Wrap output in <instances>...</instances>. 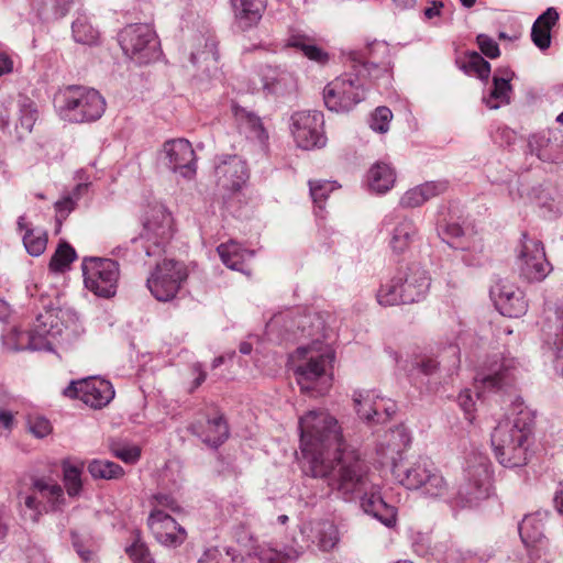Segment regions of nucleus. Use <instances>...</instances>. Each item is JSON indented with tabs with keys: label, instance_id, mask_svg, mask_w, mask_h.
Masks as SVG:
<instances>
[{
	"label": "nucleus",
	"instance_id": "f257e3e1",
	"mask_svg": "<svg viewBox=\"0 0 563 563\" xmlns=\"http://www.w3.org/2000/svg\"><path fill=\"white\" fill-rule=\"evenodd\" d=\"M302 472L325 479L328 486L345 500L361 497L363 510L391 528L397 510L388 505L380 487L368 477V467L358 452L343 439L338 420L327 410L314 409L299 418Z\"/></svg>",
	"mask_w": 563,
	"mask_h": 563
},
{
	"label": "nucleus",
	"instance_id": "f03ea898",
	"mask_svg": "<svg viewBox=\"0 0 563 563\" xmlns=\"http://www.w3.org/2000/svg\"><path fill=\"white\" fill-rule=\"evenodd\" d=\"M391 473L404 487L416 490L426 498L443 500L453 508L471 507L486 498L490 489V463L481 454L466 461L455 490H452L441 471L427 459L395 461Z\"/></svg>",
	"mask_w": 563,
	"mask_h": 563
},
{
	"label": "nucleus",
	"instance_id": "7ed1b4c3",
	"mask_svg": "<svg viewBox=\"0 0 563 563\" xmlns=\"http://www.w3.org/2000/svg\"><path fill=\"white\" fill-rule=\"evenodd\" d=\"M512 416L500 420L490 437L496 460L509 468L528 463L536 418L534 412L521 400L512 404Z\"/></svg>",
	"mask_w": 563,
	"mask_h": 563
},
{
	"label": "nucleus",
	"instance_id": "20e7f679",
	"mask_svg": "<svg viewBox=\"0 0 563 563\" xmlns=\"http://www.w3.org/2000/svg\"><path fill=\"white\" fill-rule=\"evenodd\" d=\"M334 357V351L319 340L296 349L291 362L301 394L318 398L330 391L333 384Z\"/></svg>",
	"mask_w": 563,
	"mask_h": 563
},
{
	"label": "nucleus",
	"instance_id": "39448f33",
	"mask_svg": "<svg viewBox=\"0 0 563 563\" xmlns=\"http://www.w3.org/2000/svg\"><path fill=\"white\" fill-rule=\"evenodd\" d=\"M142 230L133 243L140 242L147 256L159 255L174 234L172 213L163 205L147 206L141 216Z\"/></svg>",
	"mask_w": 563,
	"mask_h": 563
},
{
	"label": "nucleus",
	"instance_id": "423d86ee",
	"mask_svg": "<svg viewBox=\"0 0 563 563\" xmlns=\"http://www.w3.org/2000/svg\"><path fill=\"white\" fill-rule=\"evenodd\" d=\"M60 115L73 123H89L99 120L106 111V100L93 88L67 87L63 95Z\"/></svg>",
	"mask_w": 563,
	"mask_h": 563
},
{
	"label": "nucleus",
	"instance_id": "0eeeda50",
	"mask_svg": "<svg viewBox=\"0 0 563 563\" xmlns=\"http://www.w3.org/2000/svg\"><path fill=\"white\" fill-rule=\"evenodd\" d=\"M366 92L365 78L361 70L346 71L323 88L324 106L332 112H349L365 100Z\"/></svg>",
	"mask_w": 563,
	"mask_h": 563
},
{
	"label": "nucleus",
	"instance_id": "6e6552de",
	"mask_svg": "<svg viewBox=\"0 0 563 563\" xmlns=\"http://www.w3.org/2000/svg\"><path fill=\"white\" fill-rule=\"evenodd\" d=\"M62 334V328L57 317L45 311L40 313L30 331H20L14 329L8 336V340H14L12 349L15 351H51L57 336Z\"/></svg>",
	"mask_w": 563,
	"mask_h": 563
},
{
	"label": "nucleus",
	"instance_id": "1a4fd4ad",
	"mask_svg": "<svg viewBox=\"0 0 563 563\" xmlns=\"http://www.w3.org/2000/svg\"><path fill=\"white\" fill-rule=\"evenodd\" d=\"M119 43L124 54L139 65L148 64L159 56V42L148 24L136 23L119 33Z\"/></svg>",
	"mask_w": 563,
	"mask_h": 563
},
{
	"label": "nucleus",
	"instance_id": "9d476101",
	"mask_svg": "<svg viewBox=\"0 0 563 563\" xmlns=\"http://www.w3.org/2000/svg\"><path fill=\"white\" fill-rule=\"evenodd\" d=\"M86 289L100 298H112L117 294L120 268L117 261L104 257H85L81 263Z\"/></svg>",
	"mask_w": 563,
	"mask_h": 563
},
{
	"label": "nucleus",
	"instance_id": "9b49d317",
	"mask_svg": "<svg viewBox=\"0 0 563 563\" xmlns=\"http://www.w3.org/2000/svg\"><path fill=\"white\" fill-rule=\"evenodd\" d=\"M20 506L33 512L32 519L37 521L44 512L59 511L65 506L64 490L60 485L45 478H35L27 490L18 494Z\"/></svg>",
	"mask_w": 563,
	"mask_h": 563
},
{
	"label": "nucleus",
	"instance_id": "f8f14e48",
	"mask_svg": "<svg viewBox=\"0 0 563 563\" xmlns=\"http://www.w3.org/2000/svg\"><path fill=\"white\" fill-rule=\"evenodd\" d=\"M517 265L520 276L527 282H542L552 272V265L548 261L542 241L521 233L517 247Z\"/></svg>",
	"mask_w": 563,
	"mask_h": 563
},
{
	"label": "nucleus",
	"instance_id": "ddd939ff",
	"mask_svg": "<svg viewBox=\"0 0 563 563\" xmlns=\"http://www.w3.org/2000/svg\"><path fill=\"white\" fill-rule=\"evenodd\" d=\"M186 278L187 271L183 263L164 260L156 264L147 278L146 285L158 301H169L176 297Z\"/></svg>",
	"mask_w": 563,
	"mask_h": 563
},
{
	"label": "nucleus",
	"instance_id": "4468645a",
	"mask_svg": "<svg viewBox=\"0 0 563 563\" xmlns=\"http://www.w3.org/2000/svg\"><path fill=\"white\" fill-rule=\"evenodd\" d=\"M290 132L303 150L321 148L327 144L324 115L318 110L297 111L290 118Z\"/></svg>",
	"mask_w": 563,
	"mask_h": 563
},
{
	"label": "nucleus",
	"instance_id": "2eb2a0df",
	"mask_svg": "<svg viewBox=\"0 0 563 563\" xmlns=\"http://www.w3.org/2000/svg\"><path fill=\"white\" fill-rule=\"evenodd\" d=\"M64 395L69 398L80 399L91 408H102L114 397V389L110 382L100 378H86L71 382Z\"/></svg>",
	"mask_w": 563,
	"mask_h": 563
},
{
	"label": "nucleus",
	"instance_id": "dca6fc26",
	"mask_svg": "<svg viewBox=\"0 0 563 563\" xmlns=\"http://www.w3.org/2000/svg\"><path fill=\"white\" fill-rule=\"evenodd\" d=\"M353 67H362L369 76L377 77L375 71L387 74L391 68L390 48L386 42L374 41L364 52L351 53Z\"/></svg>",
	"mask_w": 563,
	"mask_h": 563
},
{
	"label": "nucleus",
	"instance_id": "f3484780",
	"mask_svg": "<svg viewBox=\"0 0 563 563\" xmlns=\"http://www.w3.org/2000/svg\"><path fill=\"white\" fill-rule=\"evenodd\" d=\"M384 227L389 235L388 245L395 254L407 252L419 235L416 223L407 217L388 216L384 220Z\"/></svg>",
	"mask_w": 563,
	"mask_h": 563
},
{
	"label": "nucleus",
	"instance_id": "a211bd4d",
	"mask_svg": "<svg viewBox=\"0 0 563 563\" xmlns=\"http://www.w3.org/2000/svg\"><path fill=\"white\" fill-rule=\"evenodd\" d=\"M147 525L155 539L166 547H178L186 540V530L162 509H154Z\"/></svg>",
	"mask_w": 563,
	"mask_h": 563
},
{
	"label": "nucleus",
	"instance_id": "6ab92c4d",
	"mask_svg": "<svg viewBox=\"0 0 563 563\" xmlns=\"http://www.w3.org/2000/svg\"><path fill=\"white\" fill-rule=\"evenodd\" d=\"M163 153L168 167L184 177H191L196 172L195 151L185 139L169 140L164 143Z\"/></svg>",
	"mask_w": 563,
	"mask_h": 563
},
{
	"label": "nucleus",
	"instance_id": "aec40b11",
	"mask_svg": "<svg viewBox=\"0 0 563 563\" xmlns=\"http://www.w3.org/2000/svg\"><path fill=\"white\" fill-rule=\"evenodd\" d=\"M216 177L218 186L222 189L238 191L249 178L246 164L236 155L223 156L216 166Z\"/></svg>",
	"mask_w": 563,
	"mask_h": 563
},
{
	"label": "nucleus",
	"instance_id": "412c9836",
	"mask_svg": "<svg viewBox=\"0 0 563 563\" xmlns=\"http://www.w3.org/2000/svg\"><path fill=\"white\" fill-rule=\"evenodd\" d=\"M397 277L400 282L405 305L420 301L427 296L430 288V277L422 267L410 265L406 271L398 272Z\"/></svg>",
	"mask_w": 563,
	"mask_h": 563
},
{
	"label": "nucleus",
	"instance_id": "4be33fe9",
	"mask_svg": "<svg viewBox=\"0 0 563 563\" xmlns=\"http://www.w3.org/2000/svg\"><path fill=\"white\" fill-rule=\"evenodd\" d=\"M268 0H230L234 26L247 32L256 27L267 9Z\"/></svg>",
	"mask_w": 563,
	"mask_h": 563
},
{
	"label": "nucleus",
	"instance_id": "5701e85b",
	"mask_svg": "<svg viewBox=\"0 0 563 563\" xmlns=\"http://www.w3.org/2000/svg\"><path fill=\"white\" fill-rule=\"evenodd\" d=\"M448 189L446 181H427L407 190L400 198L402 208H417Z\"/></svg>",
	"mask_w": 563,
	"mask_h": 563
},
{
	"label": "nucleus",
	"instance_id": "b1692460",
	"mask_svg": "<svg viewBox=\"0 0 563 563\" xmlns=\"http://www.w3.org/2000/svg\"><path fill=\"white\" fill-rule=\"evenodd\" d=\"M559 18L556 9L550 7L532 24L531 41L540 51H547L551 46V30L556 25Z\"/></svg>",
	"mask_w": 563,
	"mask_h": 563
},
{
	"label": "nucleus",
	"instance_id": "393cba45",
	"mask_svg": "<svg viewBox=\"0 0 563 563\" xmlns=\"http://www.w3.org/2000/svg\"><path fill=\"white\" fill-rule=\"evenodd\" d=\"M496 302L500 312L509 318L523 316L528 308L522 291L511 285L500 287Z\"/></svg>",
	"mask_w": 563,
	"mask_h": 563
},
{
	"label": "nucleus",
	"instance_id": "a878e982",
	"mask_svg": "<svg viewBox=\"0 0 563 563\" xmlns=\"http://www.w3.org/2000/svg\"><path fill=\"white\" fill-rule=\"evenodd\" d=\"M218 254L222 263L238 272L249 273L246 262L254 256L253 251L243 249L239 243L230 241L222 243L217 247Z\"/></svg>",
	"mask_w": 563,
	"mask_h": 563
},
{
	"label": "nucleus",
	"instance_id": "bb28decb",
	"mask_svg": "<svg viewBox=\"0 0 563 563\" xmlns=\"http://www.w3.org/2000/svg\"><path fill=\"white\" fill-rule=\"evenodd\" d=\"M263 89L269 93L284 95L295 86L294 76L283 69L265 66L261 69Z\"/></svg>",
	"mask_w": 563,
	"mask_h": 563
},
{
	"label": "nucleus",
	"instance_id": "cd10ccee",
	"mask_svg": "<svg viewBox=\"0 0 563 563\" xmlns=\"http://www.w3.org/2000/svg\"><path fill=\"white\" fill-rule=\"evenodd\" d=\"M232 111L240 130L244 132L247 137L257 140L262 143L268 139V134L258 115L236 104L232 107Z\"/></svg>",
	"mask_w": 563,
	"mask_h": 563
},
{
	"label": "nucleus",
	"instance_id": "c85d7f7f",
	"mask_svg": "<svg viewBox=\"0 0 563 563\" xmlns=\"http://www.w3.org/2000/svg\"><path fill=\"white\" fill-rule=\"evenodd\" d=\"M396 181L394 168L385 163H375L367 173V184L372 191L385 194L389 191Z\"/></svg>",
	"mask_w": 563,
	"mask_h": 563
},
{
	"label": "nucleus",
	"instance_id": "c756f323",
	"mask_svg": "<svg viewBox=\"0 0 563 563\" xmlns=\"http://www.w3.org/2000/svg\"><path fill=\"white\" fill-rule=\"evenodd\" d=\"M353 401L355 410L362 419L367 421H380L383 398H379L373 391H355Z\"/></svg>",
	"mask_w": 563,
	"mask_h": 563
},
{
	"label": "nucleus",
	"instance_id": "7c9ffc66",
	"mask_svg": "<svg viewBox=\"0 0 563 563\" xmlns=\"http://www.w3.org/2000/svg\"><path fill=\"white\" fill-rule=\"evenodd\" d=\"M443 240L453 249L465 252L481 253L483 245L479 241L464 236L463 228L457 223H449L443 232Z\"/></svg>",
	"mask_w": 563,
	"mask_h": 563
},
{
	"label": "nucleus",
	"instance_id": "2f4dec72",
	"mask_svg": "<svg viewBox=\"0 0 563 563\" xmlns=\"http://www.w3.org/2000/svg\"><path fill=\"white\" fill-rule=\"evenodd\" d=\"M498 71L503 76H494V87L489 97L486 99V104L490 109H498L501 104L508 103L510 100V80L512 79L514 74L509 69H499Z\"/></svg>",
	"mask_w": 563,
	"mask_h": 563
},
{
	"label": "nucleus",
	"instance_id": "473e14b6",
	"mask_svg": "<svg viewBox=\"0 0 563 563\" xmlns=\"http://www.w3.org/2000/svg\"><path fill=\"white\" fill-rule=\"evenodd\" d=\"M191 431L200 437L205 443L214 448L222 444L229 437V428L222 416L208 419L203 431H198L196 426L191 427Z\"/></svg>",
	"mask_w": 563,
	"mask_h": 563
},
{
	"label": "nucleus",
	"instance_id": "72a5a7b5",
	"mask_svg": "<svg viewBox=\"0 0 563 563\" xmlns=\"http://www.w3.org/2000/svg\"><path fill=\"white\" fill-rule=\"evenodd\" d=\"M456 64L466 75H474L481 80H487L490 75V64L475 51L467 52Z\"/></svg>",
	"mask_w": 563,
	"mask_h": 563
},
{
	"label": "nucleus",
	"instance_id": "f704fd0d",
	"mask_svg": "<svg viewBox=\"0 0 563 563\" xmlns=\"http://www.w3.org/2000/svg\"><path fill=\"white\" fill-rule=\"evenodd\" d=\"M289 47L298 48L302 54L319 64H325L329 59L327 52L313 44V41L303 34H292L287 42Z\"/></svg>",
	"mask_w": 563,
	"mask_h": 563
},
{
	"label": "nucleus",
	"instance_id": "c9c22d12",
	"mask_svg": "<svg viewBox=\"0 0 563 563\" xmlns=\"http://www.w3.org/2000/svg\"><path fill=\"white\" fill-rule=\"evenodd\" d=\"M71 34L79 44L95 45L99 40V31L92 26L88 16L80 12L71 24Z\"/></svg>",
	"mask_w": 563,
	"mask_h": 563
},
{
	"label": "nucleus",
	"instance_id": "e433bc0d",
	"mask_svg": "<svg viewBox=\"0 0 563 563\" xmlns=\"http://www.w3.org/2000/svg\"><path fill=\"white\" fill-rule=\"evenodd\" d=\"M554 145L544 134H533L528 140V148L530 154L536 155L540 161L548 163H560L561 157L554 153Z\"/></svg>",
	"mask_w": 563,
	"mask_h": 563
},
{
	"label": "nucleus",
	"instance_id": "4c0bfd02",
	"mask_svg": "<svg viewBox=\"0 0 563 563\" xmlns=\"http://www.w3.org/2000/svg\"><path fill=\"white\" fill-rule=\"evenodd\" d=\"M515 367L511 365H503L500 369L494 374L483 377L481 380L476 379V383L481 386H476L478 389L484 390H499L510 386L515 380Z\"/></svg>",
	"mask_w": 563,
	"mask_h": 563
},
{
	"label": "nucleus",
	"instance_id": "58836bf2",
	"mask_svg": "<svg viewBox=\"0 0 563 563\" xmlns=\"http://www.w3.org/2000/svg\"><path fill=\"white\" fill-rule=\"evenodd\" d=\"M519 534L526 545L539 542L543 537V522L539 514L526 516L519 523Z\"/></svg>",
	"mask_w": 563,
	"mask_h": 563
},
{
	"label": "nucleus",
	"instance_id": "ea45409f",
	"mask_svg": "<svg viewBox=\"0 0 563 563\" xmlns=\"http://www.w3.org/2000/svg\"><path fill=\"white\" fill-rule=\"evenodd\" d=\"M377 302L383 307L405 305L400 282L395 275L389 282L382 284L376 294Z\"/></svg>",
	"mask_w": 563,
	"mask_h": 563
},
{
	"label": "nucleus",
	"instance_id": "a19ab883",
	"mask_svg": "<svg viewBox=\"0 0 563 563\" xmlns=\"http://www.w3.org/2000/svg\"><path fill=\"white\" fill-rule=\"evenodd\" d=\"M87 189V184H78L70 194L63 196L55 202L54 207L58 225H60L62 221L65 220L68 214L76 208L77 201L79 200L82 192Z\"/></svg>",
	"mask_w": 563,
	"mask_h": 563
},
{
	"label": "nucleus",
	"instance_id": "79ce46f5",
	"mask_svg": "<svg viewBox=\"0 0 563 563\" xmlns=\"http://www.w3.org/2000/svg\"><path fill=\"white\" fill-rule=\"evenodd\" d=\"M88 471L93 478L117 479L123 476V468L108 460H93L88 465Z\"/></svg>",
	"mask_w": 563,
	"mask_h": 563
},
{
	"label": "nucleus",
	"instance_id": "37998d69",
	"mask_svg": "<svg viewBox=\"0 0 563 563\" xmlns=\"http://www.w3.org/2000/svg\"><path fill=\"white\" fill-rule=\"evenodd\" d=\"M75 250L66 242L58 244L56 251L51 257L48 267L54 273H63L69 268V265L76 260Z\"/></svg>",
	"mask_w": 563,
	"mask_h": 563
},
{
	"label": "nucleus",
	"instance_id": "c03bdc74",
	"mask_svg": "<svg viewBox=\"0 0 563 563\" xmlns=\"http://www.w3.org/2000/svg\"><path fill=\"white\" fill-rule=\"evenodd\" d=\"M47 232L42 229H26L23 235V244L31 256L42 255L47 246Z\"/></svg>",
	"mask_w": 563,
	"mask_h": 563
},
{
	"label": "nucleus",
	"instance_id": "a18cd8bd",
	"mask_svg": "<svg viewBox=\"0 0 563 563\" xmlns=\"http://www.w3.org/2000/svg\"><path fill=\"white\" fill-rule=\"evenodd\" d=\"M82 467L67 461L63 462V482L68 496L76 497L80 494Z\"/></svg>",
	"mask_w": 563,
	"mask_h": 563
},
{
	"label": "nucleus",
	"instance_id": "49530a36",
	"mask_svg": "<svg viewBox=\"0 0 563 563\" xmlns=\"http://www.w3.org/2000/svg\"><path fill=\"white\" fill-rule=\"evenodd\" d=\"M198 563H241V560L231 550L210 548L203 552Z\"/></svg>",
	"mask_w": 563,
	"mask_h": 563
},
{
	"label": "nucleus",
	"instance_id": "de8ad7c7",
	"mask_svg": "<svg viewBox=\"0 0 563 563\" xmlns=\"http://www.w3.org/2000/svg\"><path fill=\"white\" fill-rule=\"evenodd\" d=\"M310 195L313 202L320 208H323V202L336 187L334 183L325 180L309 181Z\"/></svg>",
	"mask_w": 563,
	"mask_h": 563
},
{
	"label": "nucleus",
	"instance_id": "09e8293b",
	"mask_svg": "<svg viewBox=\"0 0 563 563\" xmlns=\"http://www.w3.org/2000/svg\"><path fill=\"white\" fill-rule=\"evenodd\" d=\"M391 119L393 113L389 108L378 107L371 117L369 126L375 132L385 133L389 129Z\"/></svg>",
	"mask_w": 563,
	"mask_h": 563
},
{
	"label": "nucleus",
	"instance_id": "8fccbe9b",
	"mask_svg": "<svg viewBox=\"0 0 563 563\" xmlns=\"http://www.w3.org/2000/svg\"><path fill=\"white\" fill-rule=\"evenodd\" d=\"M339 542V532L336 527L325 523L319 530L318 545L322 551L332 550Z\"/></svg>",
	"mask_w": 563,
	"mask_h": 563
},
{
	"label": "nucleus",
	"instance_id": "3c124183",
	"mask_svg": "<svg viewBox=\"0 0 563 563\" xmlns=\"http://www.w3.org/2000/svg\"><path fill=\"white\" fill-rule=\"evenodd\" d=\"M111 452L115 457L130 464L136 463L141 456V450L136 445L112 444Z\"/></svg>",
	"mask_w": 563,
	"mask_h": 563
},
{
	"label": "nucleus",
	"instance_id": "603ef678",
	"mask_svg": "<svg viewBox=\"0 0 563 563\" xmlns=\"http://www.w3.org/2000/svg\"><path fill=\"white\" fill-rule=\"evenodd\" d=\"M37 120V111L32 104H24L21 108L19 118V125L16 126L19 133H30Z\"/></svg>",
	"mask_w": 563,
	"mask_h": 563
},
{
	"label": "nucleus",
	"instance_id": "864d4df0",
	"mask_svg": "<svg viewBox=\"0 0 563 563\" xmlns=\"http://www.w3.org/2000/svg\"><path fill=\"white\" fill-rule=\"evenodd\" d=\"M387 445L393 446V452L400 453L410 443V437L404 427H397L390 431Z\"/></svg>",
	"mask_w": 563,
	"mask_h": 563
},
{
	"label": "nucleus",
	"instance_id": "5fc2aeb1",
	"mask_svg": "<svg viewBox=\"0 0 563 563\" xmlns=\"http://www.w3.org/2000/svg\"><path fill=\"white\" fill-rule=\"evenodd\" d=\"M126 553L134 563H154L147 547L140 541L126 548Z\"/></svg>",
	"mask_w": 563,
	"mask_h": 563
},
{
	"label": "nucleus",
	"instance_id": "6e6d98bb",
	"mask_svg": "<svg viewBox=\"0 0 563 563\" xmlns=\"http://www.w3.org/2000/svg\"><path fill=\"white\" fill-rule=\"evenodd\" d=\"M29 430L37 438H44L52 432L51 422L41 416L29 417Z\"/></svg>",
	"mask_w": 563,
	"mask_h": 563
},
{
	"label": "nucleus",
	"instance_id": "4d7b16f0",
	"mask_svg": "<svg viewBox=\"0 0 563 563\" xmlns=\"http://www.w3.org/2000/svg\"><path fill=\"white\" fill-rule=\"evenodd\" d=\"M477 45L481 52L489 57L497 58L500 55L499 46L497 42L486 34H479L476 37Z\"/></svg>",
	"mask_w": 563,
	"mask_h": 563
},
{
	"label": "nucleus",
	"instance_id": "13d9d810",
	"mask_svg": "<svg viewBox=\"0 0 563 563\" xmlns=\"http://www.w3.org/2000/svg\"><path fill=\"white\" fill-rule=\"evenodd\" d=\"M459 406L465 412L468 421L473 420V412L475 410V399L473 393L470 389L462 390L457 396Z\"/></svg>",
	"mask_w": 563,
	"mask_h": 563
},
{
	"label": "nucleus",
	"instance_id": "bf43d9fd",
	"mask_svg": "<svg viewBox=\"0 0 563 563\" xmlns=\"http://www.w3.org/2000/svg\"><path fill=\"white\" fill-rule=\"evenodd\" d=\"M78 0H54V13L57 18H64Z\"/></svg>",
	"mask_w": 563,
	"mask_h": 563
},
{
	"label": "nucleus",
	"instance_id": "052dcab7",
	"mask_svg": "<svg viewBox=\"0 0 563 563\" xmlns=\"http://www.w3.org/2000/svg\"><path fill=\"white\" fill-rule=\"evenodd\" d=\"M155 499L157 501V506H159V507L167 508L173 511H176L179 509L176 500L169 495L158 494L155 496Z\"/></svg>",
	"mask_w": 563,
	"mask_h": 563
},
{
	"label": "nucleus",
	"instance_id": "680f3d73",
	"mask_svg": "<svg viewBox=\"0 0 563 563\" xmlns=\"http://www.w3.org/2000/svg\"><path fill=\"white\" fill-rule=\"evenodd\" d=\"M417 365L419 369L426 375L433 374L439 367V363L431 357L421 360Z\"/></svg>",
	"mask_w": 563,
	"mask_h": 563
},
{
	"label": "nucleus",
	"instance_id": "e2e57ef3",
	"mask_svg": "<svg viewBox=\"0 0 563 563\" xmlns=\"http://www.w3.org/2000/svg\"><path fill=\"white\" fill-rule=\"evenodd\" d=\"M14 62L7 53L0 52V77L13 71Z\"/></svg>",
	"mask_w": 563,
	"mask_h": 563
},
{
	"label": "nucleus",
	"instance_id": "0e129e2a",
	"mask_svg": "<svg viewBox=\"0 0 563 563\" xmlns=\"http://www.w3.org/2000/svg\"><path fill=\"white\" fill-rule=\"evenodd\" d=\"M396 412V405L390 399L383 398V406L380 407V421L389 419Z\"/></svg>",
	"mask_w": 563,
	"mask_h": 563
},
{
	"label": "nucleus",
	"instance_id": "69168bd1",
	"mask_svg": "<svg viewBox=\"0 0 563 563\" xmlns=\"http://www.w3.org/2000/svg\"><path fill=\"white\" fill-rule=\"evenodd\" d=\"M192 371L197 375L194 380V388H197L206 380L207 373L202 369L201 364H195Z\"/></svg>",
	"mask_w": 563,
	"mask_h": 563
},
{
	"label": "nucleus",
	"instance_id": "338daca9",
	"mask_svg": "<svg viewBox=\"0 0 563 563\" xmlns=\"http://www.w3.org/2000/svg\"><path fill=\"white\" fill-rule=\"evenodd\" d=\"M13 423V415L8 410L0 411V427L9 430Z\"/></svg>",
	"mask_w": 563,
	"mask_h": 563
},
{
	"label": "nucleus",
	"instance_id": "774afa93",
	"mask_svg": "<svg viewBox=\"0 0 563 563\" xmlns=\"http://www.w3.org/2000/svg\"><path fill=\"white\" fill-rule=\"evenodd\" d=\"M554 501H555V507H556L558 511L561 515H563V482H561L559 484V488L555 493Z\"/></svg>",
	"mask_w": 563,
	"mask_h": 563
}]
</instances>
